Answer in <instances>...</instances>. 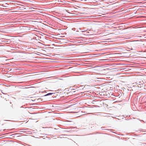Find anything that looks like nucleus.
I'll use <instances>...</instances> for the list:
<instances>
[{"mask_svg": "<svg viewBox=\"0 0 146 146\" xmlns=\"http://www.w3.org/2000/svg\"><path fill=\"white\" fill-rule=\"evenodd\" d=\"M53 94V93H48L44 95V96H47L49 95H51Z\"/></svg>", "mask_w": 146, "mask_h": 146, "instance_id": "1", "label": "nucleus"}, {"mask_svg": "<svg viewBox=\"0 0 146 146\" xmlns=\"http://www.w3.org/2000/svg\"><path fill=\"white\" fill-rule=\"evenodd\" d=\"M21 108H23V106H21Z\"/></svg>", "mask_w": 146, "mask_h": 146, "instance_id": "2", "label": "nucleus"}, {"mask_svg": "<svg viewBox=\"0 0 146 146\" xmlns=\"http://www.w3.org/2000/svg\"><path fill=\"white\" fill-rule=\"evenodd\" d=\"M4 121H7L8 120H5Z\"/></svg>", "mask_w": 146, "mask_h": 146, "instance_id": "3", "label": "nucleus"}, {"mask_svg": "<svg viewBox=\"0 0 146 146\" xmlns=\"http://www.w3.org/2000/svg\"><path fill=\"white\" fill-rule=\"evenodd\" d=\"M131 50H133L132 48H131Z\"/></svg>", "mask_w": 146, "mask_h": 146, "instance_id": "4", "label": "nucleus"}]
</instances>
